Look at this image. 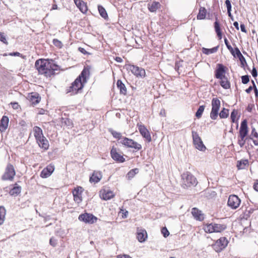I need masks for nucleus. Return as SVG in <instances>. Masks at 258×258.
Wrapping results in <instances>:
<instances>
[{
  "label": "nucleus",
  "mask_w": 258,
  "mask_h": 258,
  "mask_svg": "<svg viewBox=\"0 0 258 258\" xmlns=\"http://www.w3.org/2000/svg\"><path fill=\"white\" fill-rule=\"evenodd\" d=\"M226 72V67L222 64L219 63L217 64V69L215 71V77L217 79L225 78Z\"/></svg>",
  "instance_id": "nucleus-15"
},
{
  "label": "nucleus",
  "mask_w": 258,
  "mask_h": 258,
  "mask_svg": "<svg viewBox=\"0 0 258 258\" xmlns=\"http://www.w3.org/2000/svg\"><path fill=\"white\" fill-rule=\"evenodd\" d=\"M191 214L195 219L199 221H202L204 219L203 214L201 211L196 208H194L191 210Z\"/></svg>",
  "instance_id": "nucleus-22"
},
{
  "label": "nucleus",
  "mask_w": 258,
  "mask_h": 258,
  "mask_svg": "<svg viewBox=\"0 0 258 258\" xmlns=\"http://www.w3.org/2000/svg\"><path fill=\"white\" fill-rule=\"evenodd\" d=\"M36 141L40 148L43 149L44 150L48 149L49 147V142L44 136H41L40 138L36 139Z\"/></svg>",
  "instance_id": "nucleus-17"
},
{
  "label": "nucleus",
  "mask_w": 258,
  "mask_h": 258,
  "mask_svg": "<svg viewBox=\"0 0 258 258\" xmlns=\"http://www.w3.org/2000/svg\"><path fill=\"white\" fill-rule=\"evenodd\" d=\"M181 177V186L184 188L195 186L198 183L197 178L189 172L183 173Z\"/></svg>",
  "instance_id": "nucleus-4"
},
{
  "label": "nucleus",
  "mask_w": 258,
  "mask_h": 258,
  "mask_svg": "<svg viewBox=\"0 0 258 258\" xmlns=\"http://www.w3.org/2000/svg\"><path fill=\"white\" fill-rule=\"evenodd\" d=\"M119 143L127 148H133L137 151L142 149V145L141 144L126 137L122 138Z\"/></svg>",
  "instance_id": "nucleus-5"
},
{
  "label": "nucleus",
  "mask_w": 258,
  "mask_h": 258,
  "mask_svg": "<svg viewBox=\"0 0 258 258\" xmlns=\"http://www.w3.org/2000/svg\"><path fill=\"white\" fill-rule=\"evenodd\" d=\"M229 115V110L223 108L219 113V116L221 118H226Z\"/></svg>",
  "instance_id": "nucleus-41"
},
{
  "label": "nucleus",
  "mask_w": 258,
  "mask_h": 258,
  "mask_svg": "<svg viewBox=\"0 0 258 258\" xmlns=\"http://www.w3.org/2000/svg\"><path fill=\"white\" fill-rule=\"evenodd\" d=\"M79 220L86 223L93 224L97 220V218L92 214L85 213L79 215Z\"/></svg>",
  "instance_id": "nucleus-10"
},
{
  "label": "nucleus",
  "mask_w": 258,
  "mask_h": 258,
  "mask_svg": "<svg viewBox=\"0 0 258 258\" xmlns=\"http://www.w3.org/2000/svg\"><path fill=\"white\" fill-rule=\"evenodd\" d=\"M231 10H227V13L228 15V16L232 19V20H233V17L231 14Z\"/></svg>",
  "instance_id": "nucleus-63"
},
{
  "label": "nucleus",
  "mask_w": 258,
  "mask_h": 258,
  "mask_svg": "<svg viewBox=\"0 0 258 258\" xmlns=\"http://www.w3.org/2000/svg\"><path fill=\"white\" fill-rule=\"evenodd\" d=\"M12 106H13V108H14V109H17L18 108V107L19 106L18 104L16 102H15V103H12Z\"/></svg>",
  "instance_id": "nucleus-61"
},
{
  "label": "nucleus",
  "mask_w": 258,
  "mask_h": 258,
  "mask_svg": "<svg viewBox=\"0 0 258 258\" xmlns=\"http://www.w3.org/2000/svg\"><path fill=\"white\" fill-rule=\"evenodd\" d=\"M224 43L227 48V49L230 51L231 54L234 56L236 57V55L235 54V48L233 49L232 46L230 45V44L229 43V41L228 39L226 38H224Z\"/></svg>",
  "instance_id": "nucleus-39"
},
{
  "label": "nucleus",
  "mask_w": 258,
  "mask_h": 258,
  "mask_svg": "<svg viewBox=\"0 0 258 258\" xmlns=\"http://www.w3.org/2000/svg\"><path fill=\"white\" fill-rule=\"evenodd\" d=\"M115 59L118 62H121L122 61V59L120 57H116Z\"/></svg>",
  "instance_id": "nucleus-64"
},
{
  "label": "nucleus",
  "mask_w": 258,
  "mask_h": 258,
  "mask_svg": "<svg viewBox=\"0 0 258 258\" xmlns=\"http://www.w3.org/2000/svg\"><path fill=\"white\" fill-rule=\"evenodd\" d=\"M90 75L89 68L85 67L80 75L76 78L72 85L67 90V93H71V95H75L81 91L87 83V79Z\"/></svg>",
  "instance_id": "nucleus-2"
},
{
  "label": "nucleus",
  "mask_w": 258,
  "mask_h": 258,
  "mask_svg": "<svg viewBox=\"0 0 258 258\" xmlns=\"http://www.w3.org/2000/svg\"><path fill=\"white\" fill-rule=\"evenodd\" d=\"M248 163L247 159H242L237 161L236 166L239 170L244 169L248 166Z\"/></svg>",
  "instance_id": "nucleus-26"
},
{
  "label": "nucleus",
  "mask_w": 258,
  "mask_h": 258,
  "mask_svg": "<svg viewBox=\"0 0 258 258\" xmlns=\"http://www.w3.org/2000/svg\"><path fill=\"white\" fill-rule=\"evenodd\" d=\"M6 210L4 206H0V225H2L5 221Z\"/></svg>",
  "instance_id": "nucleus-36"
},
{
  "label": "nucleus",
  "mask_w": 258,
  "mask_h": 258,
  "mask_svg": "<svg viewBox=\"0 0 258 258\" xmlns=\"http://www.w3.org/2000/svg\"><path fill=\"white\" fill-rule=\"evenodd\" d=\"M253 89V86H249L247 89L245 90V91L247 93H249Z\"/></svg>",
  "instance_id": "nucleus-60"
},
{
  "label": "nucleus",
  "mask_w": 258,
  "mask_h": 258,
  "mask_svg": "<svg viewBox=\"0 0 258 258\" xmlns=\"http://www.w3.org/2000/svg\"><path fill=\"white\" fill-rule=\"evenodd\" d=\"M213 225L215 232H221L226 228V226L225 224H220L213 223Z\"/></svg>",
  "instance_id": "nucleus-32"
},
{
  "label": "nucleus",
  "mask_w": 258,
  "mask_h": 258,
  "mask_svg": "<svg viewBox=\"0 0 258 258\" xmlns=\"http://www.w3.org/2000/svg\"><path fill=\"white\" fill-rule=\"evenodd\" d=\"M0 127L3 130L5 131L8 126L9 119L6 116H3L0 121Z\"/></svg>",
  "instance_id": "nucleus-27"
},
{
  "label": "nucleus",
  "mask_w": 258,
  "mask_h": 258,
  "mask_svg": "<svg viewBox=\"0 0 258 258\" xmlns=\"http://www.w3.org/2000/svg\"><path fill=\"white\" fill-rule=\"evenodd\" d=\"M74 2L76 6L83 13H85L87 11L88 9L87 6L81 0H74Z\"/></svg>",
  "instance_id": "nucleus-24"
},
{
  "label": "nucleus",
  "mask_w": 258,
  "mask_h": 258,
  "mask_svg": "<svg viewBox=\"0 0 258 258\" xmlns=\"http://www.w3.org/2000/svg\"><path fill=\"white\" fill-rule=\"evenodd\" d=\"M114 196L113 192L110 190H104L102 194V198L105 201L110 200Z\"/></svg>",
  "instance_id": "nucleus-29"
},
{
  "label": "nucleus",
  "mask_w": 258,
  "mask_h": 258,
  "mask_svg": "<svg viewBox=\"0 0 258 258\" xmlns=\"http://www.w3.org/2000/svg\"><path fill=\"white\" fill-rule=\"evenodd\" d=\"M219 79L221 80L220 84L223 88L227 89L230 87V83L226 77Z\"/></svg>",
  "instance_id": "nucleus-35"
},
{
  "label": "nucleus",
  "mask_w": 258,
  "mask_h": 258,
  "mask_svg": "<svg viewBox=\"0 0 258 258\" xmlns=\"http://www.w3.org/2000/svg\"><path fill=\"white\" fill-rule=\"evenodd\" d=\"M192 137L193 140V143L196 149L199 150L204 151L206 150V148L204 145L201 138L199 136L197 132L192 131Z\"/></svg>",
  "instance_id": "nucleus-7"
},
{
  "label": "nucleus",
  "mask_w": 258,
  "mask_h": 258,
  "mask_svg": "<svg viewBox=\"0 0 258 258\" xmlns=\"http://www.w3.org/2000/svg\"><path fill=\"white\" fill-rule=\"evenodd\" d=\"M21 187L17 183L15 184V186L9 191V194L11 196H17L21 191Z\"/></svg>",
  "instance_id": "nucleus-28"
},
{
  "label": "nucleus",
  "mask_w": 258,
  "mask_h": 258,
  "mask_svg": "<svg viewBox=\"0 0 258 258\" xmlns=\"http://www.w3.org/2000/svg\"><path fill=\"white\" fill-rule=\"evenodd\" d=\"M240 29L242 32H245V33L246 32V30L245 25L243 24H240Z\"/></svg>",
  "instance_id": "nucleus-58"
},
{
  "label": "nucleus",
  "mask_w": 258,
  "mask_h": 258,
  "mask_svg": "<svg viewBox=\"0 0 258 258\" xmlns=\"http://www.w3.org/2000/svg\"><path fill=\"white\" fill-rule=\"evenodd\" d=\"M137 238L140 242L145 241L147 238L146 231L144 229L138 228L137 229Z\"/></svg>",
  "instance_id": "nucleus-18"
},
{
  "label": "nucleus",
  "mask_w": 258,
  "mask_h": 258,
  "mask_svg": "<svg viewBox=\"0 0 258 258\" xmlns=\"http://www.w3.org/2000/svg\"><path fill=\"white\" fill-rule=\"evenodd\" d=\"M110 155L111 158L117 162L123 163L125 161V159L123 156L119 154L117 152L116 148L114 147H113L111 150Z\"/></svg>",
  "instance_id": "nucleus-14"
},
{
  "label": "nucleus",
  "mask_w": 258,
  "mask_h": 258,
  "mask_svg": "<svg viewBox=\"0 0 258 258\" xmlns=\"http://www.w3.org/2000/svg\"><path fill=\"white\" fill-rule=\"evenodd\" d=\"M218 47L219 46H217L210 49L203 47L202 48V52L205 54L209 55L210 54L216 52L218 49Z\"/></svg>",
  "instance_id": "nucleus-33"
},
{
  "label": "nucleus",
  "mask_w": 258,
  "mask_h": 258,
  "mask_svg": "<svg viewBox=\"0 0 258 258\" xmlns=\"http://www.w3.org/2000/svg\"><path fill=\"white\" fill-rule=\"evenodd\" d=\"M49 243L51 246L55 247L57 245V241L54 237H51L49 240Z\"/></svg>",
  "instance_id": "nucleus-50"
},
{
  "label": "nucleus",
  "mask_w": 258,
  "mask_h": 258,
  "mask_svg": "<svg viewBox=\"0 0 258 258\" xmlns=\"http://www.w3.org/2000/svg\"><path fill=\"white\" fill-rule=\"evenodd\" d=\"M33 131L35 139L40 138L41 136H44L42 129L39 126H35L33 127Z\"/></svg>",
  "instance_id": "nucleus-30"
},
{
  "label": "nucleus",
  "mask_w": 258,
  "mask_h": 258,
  "mask_svg": "<svg viewBox=\"0 0 258 258\" xmlns=\"http://www.w3.org/2000/svg\"><path fill=\"white\" fill-rule=\"evenodd\" d=\"M139 131L141 135L143 138L146 139L148 142H150L152 140L149 131L147 129L144 125L139 124L137 125Z\"/></svg>",
  "instance_id": "nucleus-13"
},
{
  "label": "nucleus",
  "mask_w": 258,
  "mask_h": 258,
  "mask_svg": "<svg viewBox=\"0 0 258 258\" xmlns=\"http://www.w3.org/2000/svg\"><path fill=\"white\" fill-rule=\"evenodd\" d=\"M205 231L206 232H215L213 223H210L206 225L205 227Z\"/></svg>",
  "instance_id": "nucleus-43"
},
{
  "label": "nucleus",
  "mask_w": 258,
  "mask_h": 258,
  "mask_svg": "<svg viewBox=\"0 0 258 258\" xmlns=\"http://www.w3.org/2000/svg\"><path fill=\"white\" fill-rule=\"evenodd\" d=\"M212 110L210 113V117L213 120L217 119L218 112L220 107V101L217 98H214L212 100Z\"/></svg>",
  "instance_id": "nucleus-6"
},
{
  "label": "nucleus",
  "mask_w": 258,
  "mask_h": 258,
  "mask_svg": "<svg viewBox=\"0 0 258 258\" xmlns=\"http://www.w3.org/2000/svg\"><path fill=\"white\" fill-rule=\"evenodd\" d=\"M251 73L252 76L254 78L256 77L257 76V72L256 69L254 67H253Z\"/></svg>",
  "instance_id": "nucleus-54"
},
{
  "label": "nucleus",
  "mask_w": 258,
  "mask_h": 258,
  "mask_svg": "<svg viewBox=\"0 0 258 258\" xmlns=\"http://www.w3.org/2000/svg\"><path fill=\"white\" fill-rule=\"evenodd\" d=\"M116 258H132L131 256L127 254H119L117 255Z\"/></svg>",
  "instance_id": "nucleus-55"
},
{
  "label": "nucleus",
  "mask_w": 258,
  "mask_h": 258,
  "mask_svg": "<svg viewBox=\"0 0 258 258\" xmlns=\"http://www.w3.org/2000/svg\"><path fill=\"white\" fill-rule=\"evenodd\" d=\"M237 114H238V111H237V110H236L235 109H234L231 113L230 118H231L232 122H233V123L235 122L236 117V115H237Z\"/></svg>",
  "instance_id": "nucleus-46"
},
{
  "label": "nucleus",
  "mask_w": 258,
  "mask_h": 258,
  "mask_svg": "<svg viewBox=\"0 0 258 258\" xmlns=\"http://www.w3.org/2000/svg\"><path fill=\"white\" fill-rule=\"evenodd\" d=\"M139 172L138 168H134L131 170L127 173V176L128 179L133 178L135 175Z\"/></svg>",
  "instance_id": "nucleus-40"
},
{
  "label": "nucleus",
  "mask_w": 258,
  "mask_h": 258,
  "mask_svg": "<svg viewBox=\"0 0 258 258\" xmlns=\"http://www.w3.org/2000/svg\"><path fill=\"white\" fill-rule=\"evenodd\" d=\"M205 109V106L204 105H201L200 106L198 109L197 110L196 113V116L199 118L202 116V115Z\"/></svg>",
  "instance_id": "nucleus-42"
},
{
  "label": "nucleus",
  "mask_w": 258,
  "mask_h": 258,
  "mask_svg": "<svg viewBox=\"0 0 258 258\" xmlns=\"http://www.w3.org/2000/svg\"><path fill=\"white\" fill-rule=\"evenodd\" d=\"M54 170L53 165H49L46 168H44L40 173V176L42 178H47L50 176Z\"/></svg>",
  "instance_id": "nucleus-19"
},
{
  "label": "nucleus",
  "mask_w": 258,
  "mask_h": 258,
  "mask_svg": "<svg viewBox=\"0 0 258 258\" xmlns=\"http://www.w3.org/2000/svg\"><path fill=\"white\" fill-rule=\"evenodd\" d=\"M228 241L225 237H222L217 240L214 244L213 245L214 249L216 252H220L226 247Z\"/></svg>",
  "instance_id": "nucleus-8"
},
{
  "label": "nucleus",
  "mask_w": 258,
  "mask_h": 258,
  "mask_svg": "<svg viewBox=\"0 0 258 258\" xmlns=\"http://www.w3.org/2000/svg\"><path fill=\"white\" fill-rule=\"evenodd\" d=\"M129 69L134 75L138 77L144 78L145 76L146 72L144 69L134 65H130Z\"/></svg>",
  "instance_id": "nucleus-12"
},
{
  "label": "nucleus",
  "mask_w": 258,
  "mask_h": 258,
  "mask_svg": "<svg viewBox=\"0 0 258 258\" xmlns=\"http://www.w3.org/2000/svg\"><path fill=\"white\" fill-rule=\"evenodd\" d=\"M233 25L237 30H239V24L237 22H236V21L234 22L233 23Z\"/></svg>",
  "instance_id": "nucleus-62"
},
{
  "label": "nucleus",
  "mask_w": 258,
  "mask_h": 258,
  "mask_svg": "<svg viewBox=\"0 0 258 258\" xmlns=\"http://www.w3.org/2000/svg\"><path fill=\"white\" fill-rule=\"evenodd\" d=\"M235 54L236 57L238 58L240 61L241 67L244 68L245 65H247V63L244 57L242 55L238 47H235Z\"/></svg>",
  "instance_id": "nucleus-20"
},
{
  "label": "nucleus",
  "mask_w": 258,
  "mask_h": 258,
  "mask_svg": "<svg viewBox=\"0 0 258 258\" xmlns=\"http://www.w3.org/2000/svg\"><path fill=\"white\" fill-rule=\"evenodd\" d=\"M83 188L81 186L75 188L73 191L74 200L78 204L80 203L82 201L81 196Z\"/></svg>",
  "instance_id": "nucleus-16"
},
{
  "label": "nucleus",
  "mask_w": 258,
  "mask_h": 258,
  "mask_svg": "<svg viewBox=\"0 0 258 258\" xmlns=\"http://www.w3.org/2000/svg\"><path fill=\"white\" fill-rule=\"evenodd\" d=\"M248 134V127L247 121L246 119H243L240 124L239 135L238 136L237 143L242 148L244 146L246 141L249 139H252V137H247Z\"/></svg>",
  "instance_id": "nucleus-3"
},
{
  "label": "nucleus",
  "mask_w": 258,
  "mask_h": 258,
  "mask_svg": "<svg viewBox=\"0 0 258 258\" xmlns=\"http://www.w3.org/2000/svg\"><path fill=\"white\" fill-rule=\"evenodd\" d=\"M249 137H252V138L253 137L258 138V133L256 132L254 127H252L251 134Z\"/></svg>",
  "instance_id": "nucleus-48"
},
{
  "label": "nucleus",
  "mask_w": 258,
  "mask_h": 258,
  "mask_svg": "<svg viewBox=\"0 0 258 258\" xmlns=\"http://www.w3.org/2000/svg\"><path fill=\"white\" fill-rule=\"evenodd\" d=\"M16 174L14 166L11 164H8L5 173L2 176L4 180H12Z\"/></svg>",
  "instance_id": "nucleus-9"
},
{
  "label": "nucleus",
  "mask_w": 258,
  "mask_h": 258,
  "mask_svg": "<svg viewBox=\"0 0 258 258\" xmlns=\"http://www.w3.org/2000/svg\"><path fill=\"white\" fill-rule=\"evenodd\" d=\"M29 98L30 101L34 105L38 103L40 100L39 95L37 93L32 94Z\"/></svg>",
  "instance_id": "nucleus-31"
},
{
  "label": "nucleus",
  "mask_w": 258,
  "mask_h": 258,
  "mask_svg": "<svg viewBox=\"0 0 258 258\" xmlns=\"http://www.w3.org/2000/svg\"><path fill=\"white\" fill-rule=\"evenodd\" d=\"M53 45L58 48H61L63 46L62 42L57 39H54L52 41Z\"/></svg>",
  "instance_id": "nucleus-45"
},
{
  "label": "nucleus",
  "mask_w": 258,
  "mask_h": 258,
  "mask_svg": "<svg viewBox=\"0 0 258 258\" xmlns=\"http://www.w3.org/2000/svg\"><path fill=\"white\" fill-rule=\"evenodd\" d=\"M207 10L205 8L201 7L199 10V12L197 15V19L198 20L204 19L206 17Z\"/></svg>",
  "instance_id": "nucleus-34"
},
{
  "label": "nucleus",
  "mask_w": 258,
  "mask_h": 258,
  "mask_svg": "<svg viewBox=\"0 0 258 258\" xmlns=\"http://www.w3.org/2000/svg\"><path fill=\"white\" fill-rule=\"evenodd\" d=\"M0 41L3 42L6 44H8V42L6 39V37L3 35V33L0 32Z\"/></svg>",
  "instance_id": "nucleus-51"
},
{
  "label": "nucleus",
  "mask_w": 258,
  "mask_h": 258,
  "mask_svg": "<svg viewBox=\"0 0 258 258\" xmlns=\"http://www.w3.org/2000/svg\"><path fill=\"white\" fill-rule=\"evenodd\" d=\"M65 124L69 126H72V121L69 119H66V120L64 121Z\"/></svg>",
  "instance_id": "nucleus-56"
},
{
  "label": "nucleus",
  "mask_w": 258,
  "mask_h": 258,
  "mask_svg": "<svg viewBox=\"0 0 258 258\" xmlns=\"http://www.w3.org/2000/svg\"><path fill=\"white\" fill-rule=\"evenodd\" d=\"M215 32L220 39L222 38V33L220 29V24L217 20L214 23Z\"/></svg>",
  "instance_id": "nucleus-37"
},
{
  "label": "nucleus",
  "mask_w": 258,
  "mask_h": 258,
  "mask_svg": "<svg viewBox=\"0 0 258 258\" xmlns=\"http://www.w3.org/2000/svg\"><path fill=\"white\" fill-rule=\"evenodd\" d=\"M80 52L84 54H89L84 48L79 47L78 48Z\"/></svg>",
  "instance_id": "nucleus-57"
},
{
  "label": "nucleus",
  "mask_w": 258,
  "mask_h": 258,
  "mask_svg": "<svg viewBox=\"0 0 258 258\" xmlns=\"http://www.w3.org/2000/svg\"><path fill=\"white\" fill-rule=\"evenodd\" d=\"M241 201L238 196L232 195L229 197L227 205L233 209H237L240 205Z\"/></svg>",
  "instance_id": "nucleus-11"
},
{
  "label": "nucleus",
  "mask_w": 258,
  "mask_h": 258,
  "mask_svg": "<svg viewBox=\"0 0 258 258\" xmlns=\"http://www.w3.org/2000/svg\"><path fill=\"white\" fill-rule=\"evenodd\" d=\"M98 11L99 12L100 16L102 18H103L105 19H106L108 18L107 13L103 7H102V6L99 5L98 6Z\"/></svg>",
  "instance_id": "nucleus-38"
},
{
  "label": "nucleus",
  "mask_w": 258,
  "mask_h": 258,
  "mask_svg": "<svg viewBox=\"0 0 258 258\" xmlns=\"http://www.w3.org/2000/svg\"><path fill=\"white\" fill-rule=\"evenodd\" d=\"M110 132L113 137L116 139H117L118 140H122V138L123 137H122L121 133L117 132L115 131H113L112 130H110Z\"/></svg>",
  "instance_id": "nucleus-44"
},
{
  "label": "nucleus",
  "mask_w": 258,
  "mask_h": 258,
  "mask_svg": "<svg viewBox=\"0 0 258 258\" xmlns=\"http://www.w3.org/2000/svg\"><path fill=\"white\" fill-rule=\"evenodd\" d=\"M35 66L39 74H44L46 77H51L54 74L55 71H58L60 69L59 66L51 59L37 60Z\"/></svg>",
  "instance_id": "nucleus-1"
},
{
  "label": "nucleus",
  "mask_w": 258,
  "mask_h": 258,
  "mask_svg": "<svg viewBox=\"0 0 258 258\" xmlns=\"http://www.w3.org/2000/svg\"><path fill=\"white\" fill-rule=\"evenodd\" d=\"M251 82L253 85V90H254V92L255 98H258V90L256 88V86L254 83V81L252 80Z\"/></svg>",
  "instance_id": "nucleus-52"
},
{
  "label": "nucleus",
  "mask_w": 258,
  "mask_h": 258,
  "mask_svg": "<svg viewBox=\"0 0 258 258\" xmlns=\"http://www.w3.org/2000/svg\"><path fill=\"white\" fill-rule=\"evenodd\" d=\"M102 178V175L100 172L95 171L93 173L90 177V181L91 182L97 183Z\"/></svg>",
  "instance_id": "nucleus-23"
},
{
  "label": "nucleus",
  "mask_w": 258,
  "mask_h": 258,
  "mask_svg": "<svg viewBox=\"0 0 258 258\" xmlns=\"http://www.w3.org/2000/svg\"><path fill=\"white\" fill-rule=\"evenodd\" d=\"M117 88L119 90L120 94L124 95L126 94L127 90L125 85L120 80H117L116 83Z\"/></svg>",
  "instance_id": "nucleus-25"
},
{
  "label": "nucleus",
  "mask_w": 258,
  "mask_h": 258,
  "mask_svg": "<svg viewBox=\"0 0 258 258\" xmlns=\"http://www.w3.org/2000/svg\"><path fill=\"white\" fill-rule=\"evenodd\" d=\"M161 6L159 2L153 1L148 4V8L151 12H156Z\"/></svg>",
  "instance_id": "nucleus-21"
},
{
  "label": "nucleus",
  "mask_w": 258,
  "mask_h": 258,
  "mask_svg": "<svg viewBox=\"0 0 258 258\" xmlns=\"http://www.w3.org/2000/svg\"><path fill=\"white\" fill-rule=\"evenodd\" d=\"M249 81V76L248 75H244L241 77V82L244 84H247Z\"/></svg>",
  "instance_id": "nucleus-47"
},
{
  "label": "nucleus",
  "mask_w": 258,
  "mask_h": 258,
  "mask_svg": "<svg viewBox=\"0 0 258 258\" xmlns=\"http://www.w3.org/2000/svg\"><path fill=\"white\" fill-rule=\"evenodd\" d=\"M161 233L164 237H166L169 235V232L166 227H163L162 228Z\"/></svg>",
  "instance_id": "nucleus-49"
},
{
  "label": "nucleus",
  "mask_w": 258,
  "mask_h": 258,
  "mask_svg": "<svg viewBox=\"0 0 258 258\" xmlns=\"http://www.w3.org/2000/svg\"><path fill=\"white\" fill-rule=\"evenodd\" d=\"M253 188L254 190L258 191V179L254 182L253 184Z\"/></svg>",
  "instance_id": "nucleus-59"
},
{
  "label": "nucleus",
  "mask_w": 258,
  "mask_h": 258,
  "mask_svg": "<svg viewBox=\"0 0 258 258\" xmlns=\"http://www.w3.org/2000/svg\"><path fill=\"white\" fill-rule=\"evenodd\" d=\"M225 5L226 6L227 10H231L232 6L231 2L229 0L225 1Z\"/></svg>",
  "instance_id": "nucleus-53"
}]
</instances>
